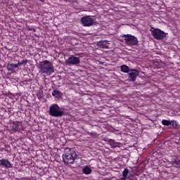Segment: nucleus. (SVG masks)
<instances>
[{
  "label": "nucleus",
  "mask_w": 180,
  "mask_h": 180,
  "mask_svg": "<svg viewBox=\"0 0 180 180\" xmlns=\"http://www.w3.org/2000/svg\"><path fill=\"white\" fill-rule=\"evenodd\" d=\"M38 67H39V69L40 70V72L43 74L51 75L52 73L54 72L53 65L49 60H44L43 62H40Z\"/></svg>",
  "instance_id": "nucleus-2"
},
{
  "label": "nucleus",
  "mask_w": 180,
  "mask_h": 180,
  "mask_svg": "<svg viewBox=\"0 0 180 180\" xmlns=\"http://www.w3.org/2000/svg\"><path fill=\"white\" fill-rule=\"evenodd\" d=\"M104 180H116L115 178H107Z\"/></svg>",
  "instance_id": "nucleus-23"
},
{
  "label": "nucleus",
  "mask_w": 180,
  "mask_h": 180,
  "mask_svg": "<svg viewBox=\"0 0 180 180\" xmlns=\"http://www.w3.org/2000/svg\"><path fill=\"white\" fill-rule=\"evenodd\" d=\"M120 71H121L122 72L128 73V72H129L131 70H130V69H129V68L128 66H127V65H122V66L120 67Z\"/></svg>",
  "instance_id": "nucleus-13"
},
{
  "label": "nucleus",
  "mask_w": 180,
  "mask_h": 180,
  "mask_svg": "<svg viewBox=\"0 0 180 180\" xmlns=\"http://www.w3.org/2000/svg\"><path fill=\"white\" fill-rule=\"evenodd\" d=\"M131 175H129V176L127 177L128 179H131Z\"/></svg>",
  "instance_id": "nucleus-26"
},
{
  "label": "nucleus",
  "mask_w": 180,
  "mask_h": 180,
  "mask_svg": "<svg viewBox=\"0 0 180 180\" xmlns=\"http://www.w3.org/2000/svg\"><path fill=\"white\" fill-rule=\"evenodd\" d=\"M15 66H17V68H18L19 66L22 65V64H21V62H18V64H15Z\"/></svg>",
  "instance_id": "nucleus-21"
},
{
  "label": "nucleus",
  "mask_w": 180,
  "mask_h": 180,
  "mask_svg": "<svg viewBox=\"0 0 180 180\" xmlns=\"http://www.w3.org/2000/svg\"><path fill=\"white\" fill-rule=\"evenodd\" d=\"M11 130L14 132H20L22 129V124L20 122H13L11 124Z\"/></svg>",
  "instance_id": "nucleus-7"
},
{
  "label": "nucleus",
  "mask_w": 180,
  "mask_h": 180,
  "mask_svg": "<svg viewBox=\"0 0 180 180\" xmlns=\"http://www.w3.org/2000/svg\"><path fill=\"white\" fill-rule=\"evenodd\" d=\"M27 62H28L27 60H23L21 61V64H22V65H23L26 64Z\"/></svg>",
  "instance_id": "nucleus-20"
},
{
  "label": "nucleus",
  "mask_w": 180,
  "mask_h": 180,
  "mask_svg": "<svg viewBox=\"0 0 180 180\" xmlns=\"http://www.w3.org/2000/svg\"><path fill=\"white\" fill-rule=\"evenodd\" d=\"M49 115L52 117H60L64 115V112L57 104H52L49 108Z\"/></svg>",
  "instance_id": "nucleus-3"
},
{
  "label": "nucleus",
  "mask_w": 180,
  "mask_h": 180,
  "mask_svg": "<svg viewBox=\"0 0 180 180\" xmlns=\"http://www.w3.org/2000/svg\"><path fill=\"white\" fill-rule=\"evenodd\" d=\"M127 177L122 176L120 180H127Z\"/></svg>",
  "instance_id": "nucleus-24"
},
{
  "label": "nucleus",
  "mask_w": 180,
  "mask_h": 180,
  "mask_svg": "<svg viewBox=\"0 0 180 180\" xmlns=\"http://www.w3.org/2000/svg\"><path fill=\"white\" fill-rule=\"evenodd\" d=\"M0 166H1L2 167H4L6 169L13 167V165L6 158H3V159L0 160Z\"/></svg>",
  "instance_id": "nucleus-9"
},
{
  "label": "nucleus",
  "mask_w": 180,
  "mask_h": 180,
  "mask_svg": "<svg viewBox=\"0 0 180 180\" xmlns=\"http://www.w3.org/2000/svg\"><path fill=\"white\" fill-rule=\"evenodd\" d=\"M171 124H172L173 126L175 125V127L177 126L176 122H174V121L171 122Z\"/></svg>",
  "instance_id": "nucleus-22"
},
{
  "label": "nucleus",
  "mask_w": 180,
  "mask_h": 180,
  "mask_svg": "<svg viewBox=\"0 0 180 180\" xmlns=\"http://www.w3.org/2000/svg\"><path fill=\"white\" fill-rule=\"evenodd\" d=\"M52 96H55L56 98H61L62 93L57 90H53V92H52Z\"/></svg>",
  "instance_id": "nucleus-14"
},
{
  "label": "nucleus",
  "mask_w": 180,
  "mask_h": 180,
  "mask_svg": "<svg viewBox=\"0 0 180 180\" xmlns=\"http://www.w3.org/2000/svg\"><path fill=\"white\" fill-rule=\"evenodd\" d=\"M139 75V72L137 70H131L129 71V73L128 74V78L129 79V80L131 82H134L136 79L137 77Z\"/></svg>",
  "instance_id": "nucleus-8"
},
{
  "label": "nucleus",
  "mask_w": 180,
  "mask_h": 180,
  "mask_svg": "<svg viewBox=\"0 0 180 180\" xmlns=\"http://www.w3.org/2000/svg\"><path fill=\"white\" fill-rule=\"evenodd\" d=\"M81 21L83 25H84L85 27H90L94 23V20L91 18V15L82 17Z\"/></svg>",
  "instance_id": "nucleus-6"
},
{
  "label": "nucleus",
  "mask_w": 180,
  "mask_h": 180,
  "mask_svg": "<svg viewBox=\"0 0 180 180\" xmlns=\"http://www.w3.org/2000/svg\"><path fill=\"white\" fill-rule=\"evenodd\" d=\"M67 62L70 65H77L80 63V60L77 57L72 56V57H69V58H68Z\"/></svg>",
  "instance_id": "nucleus-10"
},
{
  "label": "nucleus",
  "mask_w": 180,
  "mask_h": 180,
  "mask_svg": "<svg viewBox=\"0 0 180 180\" xmlns=\"http://www.w3.org/2000/svg\"><path fill=\"white\" fill-rule=\"evenodd\" d=\"M171 164L174 167L180 168V160L174 159V160H172Z\"/></svg>",
  "instance_id": "nucleus-12"
},
{
  "label": "nucleus",
  "mask_w": 180,
  "mask_h": 180,
  "mask_svg": "<svg viewBox=\"0 0 180 180\" xmlns=\"http://www.w3.org/2000/svg\"><path fill=\"white\" fill-rule=\"evenodd\" d=\"M24 180H31V178H30V177H26V178L24 179Z\"/></svg>",
  "instance_id": "nucleus-25"
},
{
  "label": "nucleus",
  "mask_w": 180,
  "mask_h": 180,
  "mask_svg": "<svg viewBox=\"0 0 180 180\" xmlns=\"http://www.w3.org/2000/svg\"><path fill=\"white\" fill-rule=\"evenodd\" d=\"M77 158V155L72 149L68 148H65V155L62 156V159H63V162H65V164L72 165Z\"/></svg>",
  "instance_id": "nucleus-1"
},
{
  "label": "nucleus",
  "mask_w": 180,
  "mask_h": 180,
  "mask_svg": "<svg viewBox=\"0 0 180 180\" xmlns=\"http://www.w3.org/2000/svg\"><path fill=\"white\" fill-rule=\"evenodd\" d=\"M6 68L8 71H13L15 68H17V65L13 63H8Z\"/></svg>",
  "instance_id": "nucleus-15"
},
{
  "label": "nucleus",
  "mask_w": 180,
  "mask_h": 180,
  "mask_svg": "<svg viewBox=\"0 0 180 180\" xmlns=\"http://www.w3.org/2000/svg\"><path fill=\"white\" fill-rule=\"evenodd\" d=\"M129 172V169L127 168H125L122 172V176L127 177Z\"/></svg>",
  "instance_id": "nucleus-19"
},
{
  "label": "nucleus",
  "mask_w": 180,
  "mask_h": 180,
  "mask_svg": "<svg viewBox=\"0 0 180 180\" xmlns=\"http://www.w3.org/2000/svg\"><path fill=\"white\" fill-rule=\"evenodd\" d=\"M162 125H165V126H169V125H172V122H170L169 120H162Z\"/></svg>",
  "instance_id": "nucleus-18"
},
{
  "label": "nucleus",
  "mask_w": 180,
  "mask_h": 180,
  "mask_svg": "<svg viewBox=\"0 0 180 180\" xmlns=\"http://www.w3.org/2000/svg\"><path fill=\"white\" fill-rule=\"evenodd\" d=\"M124 40L125 44L127 46H136L139 44V41L136 37H134V35H129L127 34V35H124Z\"/></svg>",
  "instance_id": "nucleus-5"
},
{
  "label": "nucleus",
  "mask_w": 180,
  "mask_h": 180,
  "mask_svg": "<svg viewBox=\"0 0 180 180\" xmlns=\"http://www.w3.org/2000/svg\"><path fill=\"white\" fill-rule=\"evenodd\" d=\"M150 32L153 38L156 40H162L167 37L166 32H164V31H162L160 28L152 27Z\"/></svg>",
  "instance_id": "nucleus-4"
},
{
  "label": "nucleus",
  "mask_w": 180,
  "mask_h": 180,
  "mask_svg": "<svg viewBox=\"0 0 180 180\" xmlns=\"http://www.w3.org/2000/svg\"><path fill=\"white\" fill-rule=\"evenodd\" d=\"M110 145L112 148L120 147V143L115 142L114 140L110 141Z\"/></svg>",
  "instance_id": "nucleus-16"
},
{
  "label": "nucleus",
  "mask_w": 180,
  "mask_h": 180,
  "mask_svg": "<svg viewBox=\"0 0 180 180\" xmlns=\"http://www.w3.org/2000/svg\"><path fill=\"white\" fill-rule=\"evenodd\" d=\"M92 170L88 167H84V169H83V173H84L85 174H90Z\"/></svg>",
  "instance_id": "nucleus-17"
},
{
  "label": "nucleus",
  "mask_w": 180,
  "mask_h": 180,
  "mask_svg": "<svg viewBox=\"0 0 180 180\" xmlns=\"http://www.w3.org/2000/svg\"><path fill=\"white\" fill-rule=\"evenodd\" d=\"M109 44H110L107 41H103L98 43V45L100 46V47H101L103 49L110 48Z\"/></svg>",
  "instance_id": "nucleus-11"
}]
</instances>
